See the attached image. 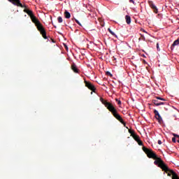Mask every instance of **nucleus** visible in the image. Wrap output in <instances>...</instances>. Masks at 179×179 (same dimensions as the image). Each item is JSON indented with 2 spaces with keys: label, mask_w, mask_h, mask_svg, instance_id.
<instances>
[{
  "label": "nucleus",
  "mask_w": 179,
  "mask_h": 179,
  "mask_svg": "<svg viewBox=\"0 0 179 179\" xmlns=\"http://www.w3.org/2000/svg\"><path fill=\"white\" fill-rule=\"evenodd\" d=\"M172 142H173V143H176V137H173L172 138Z\"/></svg>",
  "instance_id": "a878e982"
},
{
  "label": "nucleus",
  "mask_w": 179,
  "mask_h": 179,
  "mask_svg": "<svg viewBox=\"0 0 179 179\" xmlns=\"http://www.w3.org/2000/svg\"><path fill=\"white\" fill-rule=\"evenodd\" d=\"M173 136H175L176 138H179V136L178 134H173Z\"/></svg>",
  "instance_id": "7c9ffc66"
},
{
  "label": "nucleus",
  "mask_w": 179,
  "mask_h": 179,
  "mask_svg": "<svg viewBox=\"0 0 179 179\" xmlns=\"http://www.w3.org/2000/svg\"><path fill=\"white\" fill-rule=\"evenodd\" d=\"M137 143H138L139 146L143 145V143L142 142V141H141V138L137 141Z\"/></svg>",
  "instance_id": "412c9836"
},
{
  "label": "nucleus",
  "mask_w": 179,
  "mask_h": 179,
  "mask_svg": "<svg viewBox=\"0 0 179 179\" xmlns=\"http://www.w3.org/2000/svg\"><path fill=\"white\" fill-rule=\"evenodd\" d=\"M84 83H85L86 87H87L90 90H92L94 93L96 92V87L92 84V83L85 80Z\"/></svg>",
  "instance_id": "20e7f679"
},
{
  "label": "nucleus",
  "mask_w": 179,
  "mask_h": 179,
  "mask_svg": "<svg viewBox=\"0 0 179 179\" xmlns=\"http://www.w3.org/2000/svg\"><path fill=\"white\" fill-rule=\"evenodd\" d=\"M100 101L102 103V104H103L104 106H106V103H108V101L104 100V99L103 98H100Z\"/></svg>",
  "instance_id": "f3484780"
},
{
  "label": "nucleus",
  "mask_w": 179,
  "mask_h": 179,
  "mask_svg": "<svg viewBox=\"0 0 179 179\" xmlns=\"http://www.w3.org/2000/svg\"><path fill=\"white\" fill-rule=\"evenodd\" d=\"M71 69L75 72V73H79V69H78V67L76 66V64L75 63H73L71 64Z\"/></svg>",
  "instance_id": "1a4fd4ad"
},
{
  "label": "nucleus",
  "mask_w": 179,
  "mask_h": 179,
  "mask_svg": "<svg viewBox=\"0 0 179 179\" xmlns=\"http://www.w3.org/2000/svg\"><path fill=\"white\" fill-rule=\"evenodd\" d=\"M132 137L134 138V139L137 142L138 141H139L141 138H139V136L134 134V136H132Z\"/></svg>",
  "instance_id": "2eb2a0df"
},
{
  "label": "nucleus",
  "mask_w": 179,
  "mask_h": 179,
  "mask_svg": "<svg viewBox=\"0 0 179 179\" xmlns=\"http://www.w3.org/2000/svg\"><path fill=\"white\" fill-rule=\"evenodd\" d=\"M59 1H62V0H59Z\"/></svg>",
  "instance_id": "4c0bfd02"
},
{
  "label": "nucleus",
  "mask_w": 179,
  "mask_h": 179,
  "mask_svg": "<svg viewBox=\"0 0 179 179\" xmlns=\"http://www.w3.org/2000/svg\"><path fill=\"white\" fill-rule=\"evenodd\" d=\"M143 150L145 152V155H147L149 159H154V160H155L154 164L158 166V167H160L163 171H169V166L164 164V162H163L162 158L157 157V155L152 149L143 146Z\"/></svg>",
  "instance_id": "f257e3e1"
},
{
  "label": "nucleus",
  "mask_w": 179,
  "mask_h": 179,
  "mask_svg": "<svg viewBox=\"0 0 179 179\" xmlns=\"http://www.w3.org/2000/svg\"><path fill=\"white\" fill-rule=\"evenodd\" d=\"M129 2H131V3H135V1L134 0H129Z\"/></svg>",
  "instance_id": "c756f323"
},
{
  "label": "nucleus",
  "mask_w": 179,
  "mask_h": 179,
  "mask_svg": "<svg viewBox=\"0 0 179 179\" xmlns=\"http://www.w3.org/2000/svg\"><path fill=\"white\" fill-rule=\"evenodd\" d=\"M103 86H106V85H103Z\"/></svg>",
  "instance_id": "e433bc0d"
},
{
  "label": "nucleus",
  "mask_w": 179,
  "mask_h": 179,
  "mask_svg": "<svg viewBox=\"0 0 179 179\" xmlns=\"http://www.w3.org/2000/svg\"><path fill=\"white\" fill-rule=\"evenodd\" d=\"M143 33H146V31L145 29H143Z\"/></svg>",
  "instance_id": "f704fd0d"
},
{
  "label": "nucleus",
  "mask_w": 179,
  "mask_h": 179,
  "mask_svg": "<svg viewBox=\"0 0 179 179\" xmlns=\"http://www.w3.org/2000/svg\"><path fill=\"white\" fill-rule=\"evenodd\" d=\"M138 40H139V41H141V38H138Z\"/></svg>",
  "instance_id": "c9c22d12"
},
{
  "label": "nucleus",
  "mask_w": 179,
  "mask_h": 179,
  "mask_svg": "<svg viewBox=\"0 0 179 179\" xmlns=\"http://www.w3.org/2000/svg\"><path fill=\"white\" fill-rule=\"evenodd\" d=\"M141 37H142V40H143V41H145V36H143V35H141Z\"/></svg>",
  "instance_id": "c85d7f7f"
},
{
  "label": "nucleus",
  "mask_w": 179,
  "mask_h": 179,
  "mask_svg": "<svg viewBox=\"0 0 179 179\" xmlns=\"http://www.w3.org/2000/svg\"><path fill=\"white\" fill-rule=\"evenodd\" d=\"M52 43H55V41H54V39H51Z\"/></svg>",
  "instance_id": "72a5a7b5"
},
{
  "label": "nucleus",
  "mask_w": 179,
  "mask_h": 179,
  "mask_svg": "<svg viewBox=\"0 0 179 179\" xmlns=\"http://www.w3.org/2000/svg\"><path fill=\"white\" fill-rule=\"evenodd\" d=\"M120 122H121V124H124V127H125L126 123L125 122H124V120L122 119V117H120V119H119Z\"/></svg>",
  "instance_id": "6ab92c4d"
},
{
  "label": "nucleus",
  "mask_w": 179,
  "mask_h": 179,
  "mask_svg": "<svg viewBox=\"0 0 179 179\" xmlns=\"http://www.w3.org/2000/svg\"><path fill=\"white\" fill-rule=\"evenodd\" d=\"M155 99H157V100H162V101H166L165 99L162 98L160 96H156Z\"/></svg>",
  "instance_id": "aec40b11"
},
{
  "label": "nucleus",
  "mask_w": 179,
  "mask_h": 179,
  "mask_svg": "<svg viewBox=\"0 0 179 179\" xmlns=\"http://www.w3.org/2000/svg\"><path fill=\"white\" fill-rule=\"evenodd\" d=\"M8 1L10 2L15 6H19L20 8H26L25 5H23L22 3H20V0H8Z\"/></svg>",
  "instance_id": "7ed1b4c3"
},
{
  "label": "nucleus",
  "mask_w": 179,
  "mask_h": 179,
  "mask_svg": "<svg viewBox=\"0 0 179 179\" xmlns=\"http://www.w3.org/2000/svg\"><path fill=\"white\" fill-rule=\"evenodd\" d=\"M168 169H169V171H165L166 173H168L169 177H171V176H172V179H173V177L174 174H176V176L179 178L178 175H177V173H176V172H174V171H173V170H171V169H169V168H168ZM172 171H173V172H172Z\"/></svg>",
  "instance_id": "6e6552de"
},
{
  "label": "nucleus",
  "mask_w": 179,
  "mask_h": 179,
  "mask_svg": "<svg viewBox=\"0 0 179 179\" xmlns=\"http://www.w3.org/2000/svg\"><path fill=\"white\" fill-rule=\"evenodd\" d=\"M64 47H65L66 50H68V46L66 45H64Z\"/></svg>",
  "instance_id": "473e14b6"
},
{
  "label": "nucleus",
  "mask_w": 179,
  "mask_h": 179,
  "mask_svg": "<svg viewBox=\"0 0 179 179\" xmlns=\"http://www.w3.org/2000/svg\"><path fill=\"white\" fill-rule=\"evenodd\" d=\"M24 12L31 17V20H32L33 23H34L35 26L37 27L41 36L43 37V38H45V40H47L48 37H47V32L45 31V29H44V27H43V24H41V22H40L38 19H37V17L34 16L33 11L27 8H25L24 10Z\"/></svg>",
  "instance_id": "f03ea898"
},
{
  "label": "nucleus",
  "mask_w": 179,
  "mask_h": 179,
  "mask_svg": "<svg viewBox=\"0 0 179 179\" xmlns=\"http://www.w3.org/2000/svg\"><path fill=\"white\" fill-rule=\"evenodd\" d=\"M179 45V38L176 40L172 44L171 48V50H173L174 49V47H176V45Z\"/></svg>",
  "instance_id": "f8f14e48"
},
{
  "label": "nucleus",
  "mask_w": 179,
  "mask_h": 179,
  "mask_svg": "<svg viewBox=\"0 0 179 179\" xmlns=\"http://www.w3.org/2000/svg\"><path fill=\"white\" fill-rule=\"evenodd\" d=\"M173 174V179H179L178 177H177V175L176 173H174L173 171H172Z\"/></svg>",
  "instance_id": "5701e85b"
},
{
  "label": "nucleus",
  "mask_w": 179,
  "mask_h": 179,
  "mask_svg": "<svg viewBox=\"0 0 179 179\" xmlns=\"http://www.w3.org/2000/svg\"><path fill=\"white\" fill-rule=\"evenodd\" d=\"M108 31H109V33H110V34H112V36H114L115 37H117V35H115V33L112 31L110 28L108 29Z\"/></svg>",
  "instance_id": "a211bd4d"
},
{
  "label": "nucleus",
  "mask_w": 179,
  "mask_h": 179,
  "mask_svg": "<svg viewBox=\"0 0 179 179\" xmlns=\"http://www.w3.org/2000/svg\"><path fill=\"white\" fill-rule=\"evenodd\" d=\"M129 134H131V136H134L136 134L135 131H134L132 129H129Z\"/></svg>",
  "instance_id": "dca6fc26"
},
{
  "label": "nucleus",
  "mask_w": 179,
  "mask_h": 179,
  "mask_svg": "<svg viewBox=\"0 0 179 179\" xmlns=\"http://www.w3.org/2000/svg\"><path fill=\"white\" fill-rule=\"evenodd\" d=\"M106 75H108V76H113V75L111 74V73H110V71H107Z\"/></svg>",
  "instance_id": "393cba45"
},
{
  "label": "nucleus",
  "mask_w": 179,
  "mask_h": 179,
  "mask_svg": "<svg viewBox=\"0 0 179 179\" xmlns=\"http://www.w3.org/2000/svg\"><path fill=\"white\" fill-rule=\"evenodd\" d=\"M113 117H115V118H116V120H117V121H119V120H121V115H120V114H118V113H117V110H115V112H113Z\"/></svg>",
  "instance_id": "9b49d317"
},
{
  "label": "nucleus",
  "mask_w": 179,
  "mask_h": 179,
  "mask_svg": "<svg viewBox=\"0 0 179 179\" xmlns=\"http://www.w3.org/2000/svg\"><path fill=\"white\" fill-rule=\"evenodd\" d=\"M76 22L79 24V26H82V24L79 22V20H76Z\"/></svg>",
  "instance_id": "b1692460"
},
{
  "label": "nucleus",
  "mask_w": 179,
  "mask_h": 179,
  "mask_svg": "<svg viewBox=\"0 0 179 179\" xmlns=\"http://www.w3.org/2000/svg\"><path fill=\"white\" fill-rule=\"evenodd\" d=\"M57 20L59 23H62L63 22L62 17H58Z\"/></svg>",
  "instance_id": "4be33fe9"
},
{
  "label": "nucleus",
  "mask_w": 179,
  "mask_h": 179,
  "mask_svg": "<svg viewBox=\"0 0 179 179\" xmlns=\"http://www.w3.org/2000/svg\"><path fill=\"white\" fill-rule=\"evenodd\" d=\"M158 145H162V141L160 140L158 141Z\"/></svg>",
  "instance_id": "2f4dec72"
},
{
  "label": "nucleus",
  "mask_w": 179,
  "mask_h": 179,
  "mask_svg": "<svg viewBox=\"0 0 179 179\" xmlns=\"http://www.w3.org/2000/svg\"><path fill=\"white\" fill-rule=\"evenodd\" d=\"M125 20H126V23H127V24H131V16L126 15Z\"/></svg>",
  "instance_id": "ddd939ff"
},
{
  "label": "nucleus",
  "mask_w": 179,
  "mask_h": 179,
  "mask_svg": "<svg viewBox=\"0 0 179 179\" xmlns=\"http://www.w3.org/2000/svg\"><path fill=\"white\" fill-rule=\"evenodd\" d=\"M64 16L66 19H71V13L66 10L64 12Z\"/></svg>",
  "instance_id": "4468645a"
},
{
  "label": "nucleus",
  "mask_w": 179,
  "mask_h": 179,
  "mask_svg": "<svg viewBox=\"0 0 179 179\" xmlns=\"http://www.w3.org/2000/svg\"><path fill=\"white\" fill-rule=\"evenodd\" d=\"M152 103H153V104L157 106H163L164 104V102H159V101L156 99H152Z\"/></svg>",
  "instance_id": "9d476101"
},
{
  "label": "nucleus",
  "mask_w": 179,
  "mask_h": 179,
  "mask_svg": "<svg viewBox=\"0 0 179 179\" xmlns=\"http://www.w3.org/2000/svg\"><path fill=\"white\" fill-rule=\"evenodd\" d=\"M116 101H117V104H121V101L118 100V99H116Z\"/></svg>",
  "instance_id": "cd10ccee"
},
{
  "label": "nucleus",
  "mask_w": 179,
  "mask_h": 179,
  "mask_svg": "<svg viewBox=\"0 0 179 179\" xmlns=\"http://www.w3.org/2000/svg\"><path fill=\"white\" fill-rule=\"evenodd\" d=\"M149 5L152 9H153L155 13H158L159 10L157 9V7L153 3V1H149Z\"/></svg>",
  "instance_id": "0eeeda50"
},
{
  "label": "nucleus",
  "mask_w": 179,
  "mask_h": 179,
  "mask_svg": "<svg viewBox=\"0 0 179 179\" xmlns=\"http://www.w3.org/2000/svg\"><path fill=\"white\" fill-rule=\"evenodd\" d=\"M157 51H160V48H159V43H157Z\"/></svg>",
  "instance_id": "bb28decb"
},
{
  "label": "nucleus",
  "mask_w": 179,
  "mask_h": 179,
  "mask_svg": "<svg viewBox=\"0 0 179 179\" xmlns=\"http://www.w3.org/2000/svg\"><path fill=\"white\" fill-rule=\"evenodd\" d=\"M154 114H155V118H156V120H157L159 124H162V122H163V119L162 118V116L159 113V111H157V110H155Z\"/></svg>",
  "instance_id": "423d86ee"
},
{
  "label": "nucleus",
  "mask_w": 179,
  "mask_h": 179,
  "mask_svg": "<svg viewBox=\"0 0 179 179\" xmlns=\"http://www.w3.org/2000/svg\"><path fill=\"white\" fill-rule=\"evenodd\" d=\"M105 107H106V108H108L110 113H112V114L117 111V109H115V108L114 107V106H113V104H111V103L108 102V103H105Z\"/></svg>",
  "instance_id": "39448f33"
}]
</instances>
